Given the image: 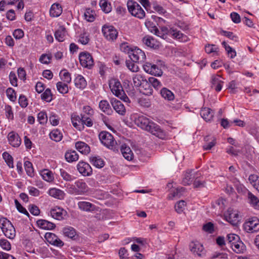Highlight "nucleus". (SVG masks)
Returning <instances> with one entry per match:
<instances>
[{
    "mask_svg": "<svg viewBox=\"0 0 259 259\" xmlns=\"http://www.w3.org/2000/svg\"><path fill=\"white\" fill-rule=\"evenodd\" d=\"M135 124L141 128L161 139H166L167 135L160 126L144 115H139L135 119Z\"/></svg>",
    "mask_w": 259,
    "mask_h": 259,
    "instance_id": "1",
    "label": "nucleus"
},
{
    "mask_svg": "<svg viewBox=\"0 0 259 259\" xmlns=\"http://www.w3.org/2000/svg\"><path fill=\"white\" fill-rule=\"evenodd\" d=\"M109 88L112 93L126 103H130L128 97L125 94L120 82L117 79L113 78L109 81Z\"/></svg>",
    "mask_w": 259,
    "mask_h": 259,
    "instance_id": "2",
    "label": "nucleus"
},
{
    "mask_svg": "<svg viewBox=\"0 0 259 259\" xmlns=\"http://www.w3.org/2000/svg\"><path fill=\"white\" fill-rule=\"evenodd\" d=\"M99 138L101 143L106 147L114 151H117L118 146L113 136L108 132H101Z\"/></svg>",
    "mask_w": 259,
    "mask_h": 259,
    "instance_id": "3",
    "label": "nucleus"
},
{
    "mask_svg": "<svg viewBox=\"0 0 259 259\" xmlns=\"http://www.w3.org/2000/svg\"><path fill=\"white\" fill-rule=\"evenodd\" d=\"M0 228L6 237L10 239L15 237V229L11 222L6 218L0 219Z\"/></svg>",
    "mask_w": 259,
    "mask_h": 259,
    "instance_id": "4",
    "label": "nucleus"
},
{
    "mask_svg": "<svg viewBox=\"0 0 259 259\" xmlns=\"http://www.w3.org/2000/svg\"><path fill=\"white\" fill-rule=\"evenodd\" d=\"M127 7L129 12L133 16L140 19L145 17V12L141 6L136 2L129 0L127 3Z\"/></svg>",
    "mask_w": 259,
    "mask_h": 259,
    "instance_id": "5",
    "label": "nucleus"
},
{
    "mask_svg": "<svg viewBox=\"0 0 259 259\" xmlns=\"http://www.w3.org/2000/svg\"><path fill=\"white\" fill-rule=\"evenodd\" d=\"M243 229L247 233H254L259 230V220L256 217L249 218L243 224Z\"/></svg>",
    "mask_w": 259,
    "mask_h": 259,
    "instance_id": "6",
    "label": "nucleus"
},
{
    "mask_svg": "<svg viewBox=\"0 0 259 259\" xmlns=\"http://www.w3.org/2000/svg\"><path fill=\"white\" fill-rule=\"evenodd\" d=\"M79 59L81 65L83 67L90 69L94 64L92 55L87 52L80 53L79 55Z\"/></svg>",
    "mask_w": 259,
    "mask_h": 259,
    "instance_id": "7",
    "label": "nucleus"
},
{
    "mask_svg": "<svg viewBox=\"0 0 259 259\" xmlns=\"http://www.w3.org/2000/svg\"><path fill=\"white\" fill-rule=\"evenodd\" d=\"M133 62L136 63L144 62L146 59L145 53L140 49L135 48L131 51L128 56Z\"/></svg>",
    "mask_w": 259,
    "mask_h": 259,
    "instance_id": "8",
    "label": "nucleus"
},
{
    "mask_svg": "<svg viewBox=\"0 0 259 259\" xmlns=\"http://www.w3.org/2000/svg\"><path fill=\"white\" fill-rule=\"evenodd\" d=\"M104 36L109 40H114L118 36L117 30L112 26L104 25L102 28Z\"/></svg>",
    "mask_w": 259,
    "mask_h": 259,
    "instance_id": "9",
    "label": "nucleus"
},
{
    "mask_svg": "<svg viewBox=\"0 0 259 259\" xmlns=\"http://www.w3.org/2000/svg\"><path fill=\"white\" fill-rule=\"evenodd\" d=\"M143 69L145 72L155 76H160L162 74V71L155 64L147 62L143 65Z\"/></svg>",
    "mask_w": 259,
    "mask_h": 259,
    "instance_id": "10",
    "label": "nucleus"
},
{
    "mask_svg": "<svg viewBox=\"0 0 259 259\" xmlns=\"http://www.w3.org/2000/svg\"><path fill=\"white\" fill-rule=\"evenodd\" d=\"M191 251L195 255L201 256L205 254L203 245L198 241H192L189 244Z\"/></svg>",
    "mask_w": 259,
    "mask_h": 259,
    "instance_id": "11",
    "label": "nucleus"
},
{
    "mask_svg": "<svg viewBox=\"0 0 259 259\" xmlns=\"http://www.w3.org/2000/svg\"><path fill=\"white\" fill-rule=\"evenodd\" d=\"M79 172L83 176H90L92 174V168L90 164L83 161H80L77 165Z\"/></svg>",
    "mask_w": 259,
    "mask_h": 259,
    "instance_id": "12",
    "label": "nucleus"
},
{
    "mask_svg": "<svg viewBox=\"0 0 259 259\" xmlns=\"http://www.w3.org/2000/svg\"><path fill=\"white\" fill-rule=\"evenodd\" d=\"M51 215L54 219L61 220L67 215V211L59 207H55L50 211Z\"/></svg>",
    "mask_w": 259,
    "mask_h": 259,
    "instance_id": "13",
    "label": "nucleus"
},
{
    "mask_svg": "<svg viewBox=\"0 0 259 259\" xmlns=\"http://www.w3.org/2000/svg\"><path fill=\"white\" fill-rule=\"evenodd\" d=\"M77 205L80 209L85 211H98L99 208L92 203L87 201L78 202Z\"/></svg>",
    "mask_w": 259,
    "mask_h": 259,
    "instance_id": "14",
    "label": "nucleus"
},
{
    "mask_svg": "<svg viewBox=\"0 0 259 259\" xmlns=\"http://www.w3.org/2000/svg\"><path fill=\"white\" fill-rule=\"evenodd\" d=\"M111 103L113 109L117 113L122 115L125 113V108L121 101L116 99H112Z\"/></svg>",
    "mask_w": 259,
    "mask_h": 259,
    "instance_id": "15",
    "label": "nucleus"
},
{
    "mask_svg": "<svg viewBox=\"0 0 259 259\" xmlns=\"http://www.w3.org/2000/svg\"><path fill=\"white\" fill-rule=\"evenodd\" d=\"M142 41L144 44L151 48L157 49L159 46V42L152 36L149 35L144 36L142 39Z\"/></svg>",
    "mask_w": 259,
    "mask_h": 259,
    "instance_id": "16",
    "label": "nucleus"
},
{
    "mask_svg": "<svg viewBox=\"0 0 259 259\" xmlns=\"http://www.w3.org/2000/svg\"><path fill=\"white\" fill-rule=\"evenodd\" d=\"M224 82L221 79L219 75H213L211 77V87L217 92H220L222 90Z\"/></svg>",
    "mask_w": 259,
    "mask_h": 259,
    "instance_id": "17",
    "label": "nucleus"
},
{
    "mask_svg": "<svg viewBox=\"0 0 259 259\" xmlns=\"http://www.w3.org/2000/svg\"><path fill=\"white\" fill-rule=\"evenodd\" d=\"M75 186L78 192V195H83L89 191V187L87 184L82 180H78L75 183Z\"/></svg>",
    "mask_w": 259,
    "mask_h": 259,
    "instance_id": "18",
    "label": "nucleus"
},
{
    "mask_svg": "<svg viewBox=\"0 0 259 259\" xmlns=\"http://www.w3.org/2000/svg\"><path fill=\"white\" fill-rule=\"evenodd\" d=\"M9 143L13 147H18L21 144V139L17 134L12 132L8 136Z\"/></svg>",
    "mask_w": 259,
    "mask_h": 259,
    "instance_id": "19",
    "label": "nucleus"
},
{
    "mask_svg": "<svg viewBox=\"0 0 259 259\" xmlns=\"http://www.w3.org/2000/svg\"><path fill=\"white\" fill-rule=\"evenodd\" d=\"M226 220L233 225H235L238 221L239 214L237 211L233 210H228L225 214Z\"/></svg>",
    "mask_w": 259,
    "mask_h": 259,
    "instance_id": "20",
    "label": "nucleus"
},
{
    "mask_svg": "<svg viewBox=\"0 0 259 259\" xmlns=\"http://www.w3.org/2000/svg\"><path fill=\"white\" fill-rule=\"evenodd\" d=\"M76 149L81 153L87 155L90 152V146L84 142L78 141L75 144Z\"/></svg>",
    "mask_w": 259,
    "mask_h": 259,
    "instance_id": "21",
    "label": "nucleus"
},
{
    "mask_svg": "<svg viewBox=\"0 0 259 259\" xmlns=\"http://www.w3.org/2000/svg\"><path fill=\"white\" fill-rule=\"evenodd\" d=\"M169 34L175 38L178 39L181 41L186 42L188 40V37L187 35L183 34L180 31L176 29L171 28L169 30Z\"/></svg>",
    "mask_w": 259,
    "mask_h": 259,
    "instance_id": "22",
    "label": "nucleus"
},
{
    "mask_svg": "<svg viewBox=\"0 0 259 259\" xmlns=\"http://www.w3.org/2000/svg\"><path fill=\"white\" fill-rule=\"evenodd\" d=\"M120 151L125 159L127 160L133 159L134 155L130 147L125 144H123L120 147Z\"/></svg>",
    "mask_w": 259,
    "mask_h": 259,
    "instance_id": "23",
    "label": "nucleus"
},
{
    "mask_svg": "<svg viewBox=\"0 0 259 259\" xmlns=\"http://www.w3.org/2000/svg\"><path fill=\"white\" fill-rule=\"evenodd\" d=\"M36 224L39 228L45 230H52L56 227L55 224L45 220H39Z\"/></svg>",
    "mask_w": 259,
    "mask_h": 259,
    "instance_id": "24",
    "label": "nucleus"
},
{
    "mask_svg": "<svg viewBox=\"0 0 259 259\" xmlns=\"http://www.w3.org/2000/svg\"><path fill=\"white\" fill-rule=\"evenodd\" d=\"M133 80L134 85L136 87H140L144 83H145L146 86L149 87V83H148L144 76L140 74L134 75L133 77Z\"/></svg>",
    "mask_w": 259,
    "mask_h": 259,
    "instance_id": "25",
    "label": "nucleus"
},
{
    "mask_svg": "<svg viewBox=\"0 0 259 259\" xmlns=\"http://www.w3.org/2000/svg\"><path fill=\"white\" fill-rule=\"evenodd\" d=\"M62 13V8L59 4H54L52 5L50 14V16L53 17H59Z\"/></svg>",
    "mask_w": 259,
    "mask_h": 259,
    "instance_id": "26",
    "label": "nucleus"
},
{
    "mask_svg": "<svg viewBox=\"0 0 259 259\" xmlns=\"http://www.w3.org/2000/svg\"><path fill=\"white\" fill-rule=\"evenodd\" d=\"M66 34V28L63 26H60L55 33V37L59 41H63Z\"/></svg>",
    "mask_w": 259,
    "mask_h": 259,
    "instance_id": "27",
    "label": "nucleus"
},
{
    "mask_svg": "<svg viewBox=\"0 0 259 259\" xmlns=\"http://www.w3.org/2000/svg\"><path fill=\"white\" fill-rule=\"evenodd\" d=\"M201 117L206 121H210L213 116V112L209 108H203L200 111Z\"/></svg>",
    "mask_w": 259,
    "mask_h": 259,
    "instance_id": "28",
    "label": "nucleus"
},
{
    "mask_svg": "<svg viewBox=\"0 0 259 259\" xmlns=\"http://www.w3.org/2000/svg\"><path fill=\"white\" fill-rule=\"evenodd\" d=\"M100 109L105 113L110 115L112 113V110L107 100H102L99 103Z\"/></svg>",
    "mask_w": 259,
    "mask_h": 259,
    "instance_id": "29",
    "label": "nucleus"
},
{
    "mask_svg": "<svg viewBox=\"0 0 259 259\" xmlns=\"http://www.w3.org/2000/svg\"><path fill=\"white\" fill-rule=\"evenodd\" d=\"M160 94L162 98L167 101H172L175 99L174 93L166 88H163L161 90Z\"/></svg>",
    "mask_w": 259,
    "mask_h": 259,
    "instance_id": "30",
    "label": "nucleus"
},
{
    "mask_svg": "<svg viewBox=\"0 0 259 259\" xmlns=\"http://www.w3.org/2000/svg\"><path fill=\"white\" fill-rule=\"evenodd\" d=\"M50 196L59 199H63L65 196L64 192L56 188H52L49 191Z\"/></svg>",
    "mask_w": 259,
    "mask_h": 259,
    "instance_id": "31",
    "label": "nucleus"
},
{
    "mask_svg": "<svg viewBox=\"0 0 259 259\" xmlns=\"http://www.w3.org/2000/svg\"><path fill=\"white\" fill-rule=\"evenodd\" d=\"M75 85L76 88L80 89H84L87 85V81L81 75H78L74 79Z\"/></svg>",
    "mask_w": 259,
    "mask_h": 259,
    "instance_id": "32",
    "label": "nucleus"
},
{
    "mask_svg": "<svg viewBox=\"0 0 259 259\" xmlns=\"http://www.w3.org/2000/svg\"><path fill=\"white\" fill-rule=\"evenodd\" d=\"M231 246L233 251L237 253L243 252L244 250L245 249V245H244L243 243L241 241H239L237 242H234V243H232Z\"/></svg>",
    "mask_w": 259,
    "mask_h": 259,
    "instance_id": "33",
    "label": "nucleus"
},
{
    "mask_svg": "<svg viewBox=\"0 0 259 259\" xmlns=\"http://www.w3.org/2000/svg\"><path fill=\"white\" fill-rule=\"evenodd\" d=\"M65 157L68 162H72L77 161L78 159L79 156L75 151L70 150L66 152Z\"/></svg>",
    "mask_w": 259,
    "mask_h": 259,
    "instance_id": "34",
    "label": "nucleus"
},
{
    "mask_svg": "<svg viewBox=\"0 0 259 259\" xmlns=\"http://www.w3.org/2000/svg\"><path fill=\"white\" fill-rule=\"evenodd\" d=\"M91 163L97 168H102L104 166V160L99 156H93L90 158Z\"/></svg>",
    "mask_w": 259,
    "mask_h": 259,
    "instance_id": "35",
    "label": "nucleus"
},
{
    "mask_svg": "<svg viewBox=\"0 0 259 259\" xmlns=\"http://www.w3.org/2000/svg\"><path fill=\"white\" fill-rule=\"evenodd\" d=\"M41 176L42 179L48 182H53L54 179L53 172L48 170L45 169L42 170L40 172Z\"/></svg>",
    "mask_w": 259,
    "mask_h": 259,
    "instance_id": "36",
    "label": "nucleus"
},
{
    "mask_svg": "<svg viewBox=\"0 0 259 259\" xmlns=\"http://www.w3.org/2000/svg\"><path fill=\"white\" fill-rule=\"evenodd\" d=\"M225 200L222 198H219L212 203V207L214 208L219 209V211L222 212L225 209Z\"/></svg>",
    "mask_w": 259,
    "mask_h": 259,
    "instance_id": "37",
    "label": "nucleus"
},
{
    "mask_svg": "<svg viewBox=\"0 0 259 259\" xmlns=\"http://www.w3.org/2000/svg\"><path fill=\"white\" fill-rule=\"evenodd\" d=\"M248 181L252 186L259 192V177L256 175H251Z\"/></svg>",
    "mask_w": 259,
    "mask_h": 259,
    "instance_id": "38",
    "label": "nucleus"
},
{
    "mask_svg": "<svg viewBox=\"0 0 259 259\" xmlns=\"http://www.w3.org/2000/svg\"><path fill=\"white\" fill-rule=\"evenodd\" d=\"M50 138L56 142L61 140L63 136L62 133L58 130H53L50 134Z\"/></svg>",
    "mask_w": 259,
    "mask_h": 259,
    "instance_id": "39",
    "label": "nucleus"
},
{
    "mask_svg": "<svg viewBox=\"0 0 259 259\" xmlns=\"http://www.w3.org/2000/svg\"><path fill=\"white\" fill-rule=\"evenodd\" d=\"M247 196L250 203L255 208L259 209V199L250 192H248Z\"/></svg>",
    "mask_w": 259,
    "mask_h": 259,
    "instance_id": "40",
    "label": "nucleus"
},
{
    "mask_svg": "<svg viewBox=\"0 0 259 259\" xmlns=\"http://www.w3.org/2000/svg\"><path fill=\"white\" fill-rule=\"evenodd\" d=\"M63 232L65 236L70 238H73L76 235V232L75 229L71 227L64 228Z\"/></svg>",
    "mask_w": 259,
    "mask_h": 259,
    "instance_id": "41",
    "label": "nucleus"
},
{
    "mask_svg": "<svg viewBox=\"0 0 259 259\" xmlns=\"http://www.w3.org/2000/svg\"><path fill=\"white\" fill-rule=\"evenodd\" d=\"M57 90L61 94H65L68 92V87L67 83L59 81L56 84Z\"/></svg>",
    "mask_w": 259,
    "mask_h": 259,
    "instance_id": "42",
    "label": "nucleus"
},
{
    "mask_svg": "<svg viewBox=\"0 0 259 259\" xmlns=\"http://www.w3.org/2000/svg\"><path fill=\"white\" fill-rule=\"evenodd\" d=\"M145 25L148 30L152 33H156L158 31V28L156 26L153 22L151 21L149 19H146Z\"/></svg>",
    "mask_w": 259,
    "mask_h": 259,
    "instance_id": "43",
    "label": "nucleus"
},
{
    "mask_svg": "<svg viewBox=\"0 0 259 259\" xmlns=\"http://www.w3.org/2000/svg\"><path fill=\"white\" fill-rule=\"evenodd\" d=\"M3 157L7 164L10 168H13V158L8 152H5L3 154Z\"/></svg>",
    "mask_w": 259,
    "mask_h": 259,
    "instance_id": "44",
    "label": "nucleus"
},
{
    "mask_svg": "<svg viewBox=\"0 0 259 259\" xmlns=\"http://www.w3.org/2000/svg\"><path fill=\"white\" fill-rule=\"evenodd\" d=\"M53 94L50 89H47L45 91L41 94V98L42 100L47 102H50L52 100Z\"/></svg>",
    "mask_w": 259,
    "mask_h": 259,
    "instance_id": "45",
    "label": "nucleus"
},
{
    "mask_svg": "<svg viewBox=\"0 0 259 259\" xmlns=\"http://www.w3.org/2000/svg\"><path fill=\"white\" fill-rule=\"evenodd\" d=\"M99 5L101 9L106 13H108L111 11V5L106 0H101Z\"/></svg>",
    "mask_w": 259,
    "mask_h": 259,
    "instance_id": "46",
    "label": "nucleus"
},
{
    "mask_svg": "<svg viewBox=\"0 0 259 259\" xmlns=\"http://www.w3.org/2000/svg\"><path fill=\"white\" fill-rule=\"evenodd\" d=\"M222 45L225 48L226 51L227 52L228 55L231 58H234L236 56V52L235 50L232 48L230 46L227 45L226 42L223 41L222 42Z\"/></svg>",
    "mask_w": 259,
    "mask_h": 259,
    "instance_id": "47",
    "label": "nucleus"
},
{
    "mask_svg": "<svg viewBox=\"0 0 259 259\" xmlns=\"http://www.w3.org/2000/svg\"><path fill=\"white\" fill-rule=\"evenodd\" d=\"M81 123L85 124L88 127H91L93 125V121L91 116H87L85 114H81Z\"/></svg>",
    "mask_w": 259,
    "mask_h": 259,
    "instance_id": "48",
    "label": "nucleus"
},
{
    "mask_svg": "<svg viewBox=\"0 0 259 259\" xmlns=\"http://www.w3.org/2000/svg\"><path fill=\"white\" fill-rule=\"evenodd\" d=\"M95 12L90 9H87L84 14V18L89 22H93L95 20Z\"/></svg>",
    "mask_w": 259,
    "mask_h": 259,
    "instance_id": "49",
    "label": "nucleus"
},
{
    "mask_svg": "<svg viewBox=\"0 0 259 259\" xmlns=\"http://www.w3.org/2000/svg\"><path fill=\"white\" fill-rule=\"evenodd\" d=\"M60 173L61 177L66 181H71L74 179V177L64 169L61 168L60 169Z\"/></svg>",
    "mask_w": 259,
    "mask_h": 259,
    "instance_id": "50",
    "label": "nucleus"
},
{
    "mask_svg": "<svg viewBox=\"0 0 259 259\" xmlns=\"http://www.w3.org/2000/svg\"><path fill=\"white\" fill-rule=\"evenodd\" d=\"M135 63V62H133L131 60H126V66L131 71L136 72L139 71V68L138 66Z\"/></svg>",
    "mask_w": 259,
    "mask_h": 259,
    "instance_id": "51",
    "label": "nucleus"
},
{
    "mask_svg": "<svg viewBox=\"0 0 259 259\" xmlns=\"http://www.w3.org/2000/svg\"><path fill=\"white\" fill-rule=\"evenodd\" d=\"M192 172V170H190L186 172L184 178L182 180V183L184 185H189L192 182V179L191 178V173Z\"/></svg>",
    "mask_w": 259,
    "mask_h": 259,
    "instance_id": "52",
    "label": "nucleus"
},
{
    "mask_svg": "<svg viewBox=\"0 0 259 259\" xmlns=\"http://www.w3.org/2000/svg\"><path fill=\"white\" fill-rule=\"evenodd\" d=\"M24 167L27 174L30 176H33V168L32 164L29 161H26L24 162Z\"/></svg>",
    "mask_w": 259,
    "mask_h": 259,
    "instance_id": "53",
    "label": "nucleus"
},
{
    "mask_svg": "<svg viewBox=\"0 0 259 259\" xmlns=\"http://www.w3.org/2000/svg\"><path fill=\"white\" fill-rule=\"evenodd\" d=\"M6 94L10 100H11L12 102H14L16 101V93L13 89L11 88H9L6 90Z\"/></svg>",
    "mask_w": 259,
    "mask_h": 259,
    "instance_id": "54",
    "label": "nucleus"
},
{
    "mask_svg": "<svg viewBox=\"0 0 259 259\" xmlns=\"http://www.w3.org/2000/svg\"><path fill=\"white\" fill-rule=\"evenodd\" d=\"M62 73V79L66 83H69L71 81V77L70 74L65 69L62 70L61 73Z\"/></svg>",
    "mask_w": 259,
    "mask_h": 259,
    "instance_id": "55",
    "label": "nucleus"
},
{
    "mask_svg": "<svg viewBox=\"0 0 259 259\" xmlns=\"http://www.w3.org/2000/svg\"><path fill=\"white\" fill-rule=\"evenodd\" d=\"M185 205L186 202L184 200H181L178 202L175 206L176 211L179 213L182 212Z\"/></svg>",
    "mask_w": 259,
    "mask_h": 259,
    "instance_id": "56",
    "label": "nucleus"
},
{
    "mask_svg": "<svg viewBox=\"0 0 259 259\" xmlns=\"http://www.w3.org/2000/svg\"><path fill=\"white\" fill-rule=\"evenodd\" d=\"M37 120L40 124H45L47 122L48 118L45 112H40L37 115Z\"/></svg>",
    "mask_w": 259,
    "mask_h": 259,
    "instance_id": "57",
    "label": "nucleus"
},
{
    "mask_svg": "<svg viewBox=\"0 0 259 259\" xmlns=\"http://www.w3.org/2000/svg\"><path fill=\"white\" fill-rule=\"evenodd\" d=\"M203 230L208 233H212L214 232V225L211 222H208L203 226Z\"/></svg>",
    "mask_w": 259,
    "mask_h": 259,
    "instance_id": "58",
    "label": "nucleus"
},
{
    "mask_svg": "<svg viewBox=\"0 0 259 259\" xmlns=\"http://www.w3.org/2000/svg\"><path fill=\"white\" fill-rule=\"evenodd\" d=\"M222 34L226 37L229 38L230 39L234 40L235 41H237L238 40V37L237 36L234 34L232 32L227 31L225 30H222L221 31Z\"/></svg>",
    "mask_w": 259,
    "mask_h": 259,
    "instance_id": "59",
    "label": "nucleus"
},
{
    "mask_svg": "<svg viewBox=\"0 0 259 259\" xmlns=\"http://www.w3.org/2000/svg\"><path fill=\"white\" fill-rule=\"evenodd\" d=\"M148 83H150L154 88L157 89L161 86V82L157 79L153 77L149 78Z\"/></svg>",
    "mask_w": 259,
    "mask_h": 259,
    "instance_id": "60",
    "label": "nucleus"
},
{
    "mask_svg": "<svg viewBox=\"0 0 259 259\" xmlns=\"http://www.w3.org/2000/svg\"><path fill=\"white\" fill-rule=\"evenodd\" d=\"M0 246L3 249L9 251L11 248L10 243L5 239H2L0 240Z\"/></svg>",
    "mask_w": 259,
    "mask_h": 259,
    "instance_id": "61",
    "label": "nucleus"
},
{
    "mask_svg": "<svg viewBox=\"0 0 259 259\" xmlns=\"http://www.w3.org/2000/svg\"><path fill=\"white\" fill-rule=\"evenodd\" d=\"M15 203L16 206L17 210L21 213H22L28 217H29V214L27 211V210L23 207L21 204L19 202V201L17 200H15Z\"/></svg>",
    "mask_w": 259,
    "mask_h": 259,
    "instance_id": "62",
    "label": "nucleus"
},
{
    "mask_svg": "<svg viewBox=\"0 0 259 259\" xmlns=\"http://www.w3.org/2000/svg\"><path fill=\"white\" fill-rule=\"evenodd\" d=\"M45 237L46 239L51 244L53 243L57 238L58 237L55 234L53 233H46Z\"/></svg>",
    "mask_w": 259,
    "mask_h": 259,
    "instance_id": "63",
    "label": "nucleus"
},
{
    "mask_svg": "<svg viewBox=\"0 0 259 259\" xmlns=\"http://www.w3.org/2000/svg\"><path fill=\"white\" fill-rule=\"evenodd\" d=\"M52 56L50 55L44 54L41 55L39 59V61L43 64H48L50 62Z\"/></svg>",
    "mask_w": 259,
    "mask_h": 259,
    "instance_id": "64",
    "label": "nucleus"
}]
</instances>
